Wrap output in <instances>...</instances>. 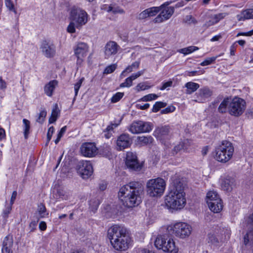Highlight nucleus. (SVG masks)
Segmentation results:
<instances>
[{"mask_svg":"<svg viewBox=\"0 0 253 253\" xmlns=\"http://www.w3.org/2000/svg\"><path fill=\"white\" fill-rule=\"evenodd\" d=\"M143 184L138 181H131L122 186L118 196L124 206L132 208L141 203L140 194L143 191Z\"/></svg>","mask_w":253,"mask_h":253,"instance_id":"obj_1","label":"nucleus"},{"mask_svg":"<svg viewBox=\"0 0 253 253\" xmlns=\"http://www.w3.org/2000/svg\"><path fill=\"white\" fill-rule=\"evenodd\" d=\"M107 236L113 248L118 251H126L130 247L131 238L129 231L124 226L115 224L110 227Z\"/></svg>","mask_w":253,"mask_h":253,"instance_id":"obj_2","label":"nucleus"},{"mask_svg":"<svg viewBox=\"0 0 253 253\" xmlns=\"http://www.w3.org/2000/svg\"><path fill=\"white\" fill-rule=\"evenodd\" d=\"M171 190L165 197V205L167 209L171 210H180L186 204L184 186L179 179L173 180Z\"/></svg>","mask_w":253,"mask_h":253,"instance_id":"obj_3","label":"nucleus"},{"mask_svg":"<svg viewBox=\"0 0 253 253\" xmlns=\"http://www.w3.org/2000/svg\"><path fill=\"white\" fill-rule=\"evenodd\" d=\"M71 22L67 27V31L70 33H74L75 28L80 29L88 21L87 13L84 10L78 7H73L70 12Z\"/></svg>","mask_w":253,"mask_h":253,"instance_id":"obj_4","label":"nucleus"},{"mask_svg":"<svg viewBox=\"0 0 253 253\" xmlns=\"http://www.w3.org/2000/svg\"><path fill=\"white\" fill-rule=\"evenodd\" d=\"M234 151L232 143L230 141L223 140L215 148L214 158L220 163H226L232 158Z\"/></svg>","mask_w":253,"mask_h":253,"instance_id":"obj_5","label":"nucleus"},{"mask_svg":"<svg viewBox=\"0 0 253 253\" xmlns=\"http://www.w3.org/2000/svg\"><path fill=\"white\" fill-rule=\"evenodd\" d=\"M148 195L152 197L161 196L166 188L165 181L162 178L151 179L146 184Z\"/></svg>","mask_w":253,"mask_h":253,"instance_id":"obj_6","label":"nucleus"},{"mask_svg":"<svg viewBox=\"0 0 253 253\" xmlns=\"http://www.w3.org/2000/svg\"><path fill=\"white\" fill-rule=\"evenodd\" d=\"M168 230L170 234L182 239L188 237L191 233V226L185 222H177L169 226Z\"/></svg>","mask_w":253,"mask_h":253,"instance_id":"obj_7","label":"nucleus"},{"mask_svg":"<svg viewBox=\"0 0 253 253\" xmlns=\"http://www.w3.org/2000/svg\"><path fill=\"white\" fill-rule=\"evenodd\" d=\"M166 235H158L155 241V246L159 250H162L165 252L177 253L178 248L175 246V242L172 239H169L167 242L168 247L165 245Z\"/></svg>","mask_w":253,"mask_h":253,"instance_id":"obj_8","label":"nucleus"},{"mask_svg":"<svg viewBox=\"0 0 253 253\" xmlns=\"http://www.w3.org/2000/svg\"><path fill=\"white\" fill-rule=\"evenodd\" d=\"M246 102L239 97L232 99L229 104L228 111L229 114L235 117L241 116L246 109Z\"/></svg>","mask_w":253,"mask_h":253,"instance_id":"obj_9","label":"nucleus"},{"mask_svg":"<svg viewBox=\"0 0 253 253\" xmlns=\"http://www.w3.org/2000/svg\"><path fill=\"white\" fill-rule=\"evenodd\" d=\"M152 129L151 123L141 121H134L129 127V131L133 134L149 132Z\"/></svg>","mask_w":253,"mask_h":253,"instance_id":"obj_10","label":"nucleus"},{"mask_svg":"<svg viewBox=\"0 0 253 253\" xmlns=\"http://www.w3.org/2000/svg\"><path fill=\"white\" fill-rule=\"evenodd\" d=\"M79 174L84 179L88 178L93 173V167L90 161H81L77 166Z\"/></svg>","mask_w":253,"mask_h":253,"instance_id":"obj_11","label":"nucleus"},{"mask_svg":"<svg viewBox=\"0 0 253 253\" xmlns=\"http://www.w3.org/2000/svg\"><path fill=\"white\" fill-rule=\"evenodd\" d=\"M88 51V46L86 43L79 42L74 48V54L77 58V65L80 66L83 62Z\"/></svg>","mask_w":253,"mask_h":253,"instance_id":"obj_12","label":"nucleus"},{"mask_svg":"<svg viewBox=\"0 0 253 253\" xmlns=\"http://www.w3.org/2000/svg\"><path fill=\"white\" fill-rule=\"evenodd\" d=\"M132 143V139L129 134L124 133L118 136L116 144V149L123 151L129 148Z\"/></svg>","mask_w":253,"mask_h":253,"instance_id":"obj_13","label":"nucleus"},{"mask_svg":"<svg viewBox=\"0 0 253 253\" xmlns=\"http://www.w3.org/2000/svg\"><path fill=\"white\" fill-rule=\"evenodd\" d=\"M97 151L98 149L94 143L85 142L80 147L81 154L85 157H94L97 155Z\"/></svg>","mask_w":253,"mask_h":253,"instance_id":"obj_14","label":"nucleus"},{"mask_svg":"<svg viewBox=\"0 0 253 253\" xmlns=\"http://www.w3.org/2000/svg\"><path fill=\"white\" fill-rule=\"evenodd\" d=\"M126 165L128 168L135 171H139L142 167L138 162L136 154L132 152H127Z\"/></svg>","mask_w":253,"mask_h":253,"instance_id":"obj_15","label":"nucleus"},{"mask_svg":"<svg viewBox=\"0 0 253 253\" xmlns=\"http://www.w3.org/2000/svg\"><path fill=\"white\" fill-rule=\"evenodd\" d=\"M41 49L43 55L47 58H52L55 55V45L50 41H43L42 43Z\"/></svg>","mask_w":253,"mask_h":253,"instance_id":"obj_16","label":"nucleus"},{"mask_svg":"<svg viewBox=\"0 0 253 253\" xmlns=\"http://www.w3.org/2000/svg\"><path fill=\"white\" fill-rule=\"evenodd\" d=\"M160 11V14L153 20L155 23H160L169 20L174 12V7H164Z\"/></svg>","mask_w":253,"mask_h":253,"instance_id":"obj_17","label":"nucleus"},{"mask_svg":"<svg viewBox=\"0 0 253 253\" xmlns=\"http://www.w3.org/2000/svg\"><path fill=\"white\" fill-rule=\"evenodd\" d=\"M121 49L118 44L115 41H110L106 43L104 47V55L105 58L116 55Z\"/></svg>","mask_w":253,"mask_h":253,"instance_id":"obj_18","label":"nucleus"},{"mask_svg":"<svg viewBox=\"0 0 253 253\" xmlns=\"http://www.w3.org/2000/svg\"><path fill=\"white\" fill-rule=\"evenodd\" d=\"M212 94V92L207 87H204L199 90L198 92L195 94L196 99L194 101L199 103H203L206 99L210 97Z\"/></svg>","mask_w":253,"mask_h":253,"instance_id":"obj_19","label":"nucleus"},{"mask_svg":"<svg viewBox=\"0 0 253 253\" xmlns=\"http://www.w3.org/2000/svg\"><path fill=\"white\" fill-rule=\"evenodd\" d=\"M13 240L12 236H6L2 243V253H12L11 248L13 246Z\"/></svg>","mask_w":253,"mask_h":253,"instance_id":"obj_20","label":"nucleus"},{"mask_svg":"<svg viewBox=\"0 0 253 253\" xmlns=\"http://www.w3.org/2000/svg\"><path fill=\"white\" fill-rule=\"evenodd\" d=\"M210 210L214 213L220 212L223 207V202L221 199H216L214 202H210L208 205Z\"/></svg>","mask_w":253,"mask_h":253,"instance_id":"obj_21","label":"nucleus"},{"mask_svg":"<svg viewBox=\"0 0 253 253\" xmlns=\"http://www.w3.org/2000/svg\"><path fill=\"white\" fill-rule=\"evenodd\" d=\"M169 126H165L157 128L154 131V135L159 139H163L169 133Z\"/></svg>","mask_w":253,"mask_h":253,"instance_id":"obj_22","label":"nucleus"},{"mask_svg":"<svg viewBox=\"0 0 253 253\" xmlns=\"http://www.w3.org/2000/svg\"><path fill=\"white\" fill-rule=\"evenodd\" d=\"M235 182V180L234 178L230 176H227L223 179L221 184V187L225 191H230L232 189L233 187L234 186Z\"/></svg>","mask_w":253,"mask_h":253,"instance_id":"obj_23","label":"nucleus"},{"mask_svg":"<svg viewBox=\"0 0 253 253\" xmlns=\"http://www.w3.org/2000/svg\"><path fill=\"white\" fill-rule=\"evenodd\" d=\"M237 18L239 21L253 19V9L243 10L240 14L237 15Z\"/></svg>","mask_w":253,"mask_h":253,"instance_id":"obj_24","label":"nucleus"},{"mask_svg":"<svg viewBox=\"0 0 253 253\" xmlns=\"http://www.w3.org/2000/svg\"><path fill=\"white\" fill-rule=\"evenodd\" d=\"M58 82L56 80H54L50 81L44 86V91L45 93L48 96H51Z\"/></svg>","mask_w":253,"mask_h":253,"instance_id":"obj_25","label":"nucleus"},{"mask_svg":"<svg viewBox=\"0 0 253 253\" xmlns=\"http://www.w3.org/2000/svg\"><path fill=\"white\" fill-rule=\"evenodd\" d=\"M53 197L56 200H66L68 199V195L66 194V192L61 188L53 189Z\"/></svg>","mask_w":253,"mask_h":253,"instance_id":"obj_26","label":"nucleus"},{"mask_svg":"<svg viewBox=\"0 0 253 253\" xmlns=\"http://www.w3.org/2000/svg\"><path fill=\"white\" fill-rule=\"evenodd\" d=\"M228 15V13L226 12L223 13H219L216 14H214L211 16V19L209 21L210 25H213L218 22H219L221 20L223 19L226 16Z\"/></svg>","mask_w":253,"mask_h":253,"instance_id":"obj_27","label":"nucleus"},{"mask_svg":"<svg viewBox=\"0 0 253 253\" xmlns=\"http://www.w3.org/2000/svg\"><path fill=\"white\" fill-rule=\"evenodd\" d=\"M185 87L187 88L186 93L190 94L196 91L199 88L200 85L197 83L189 82L185 84Z\"/></svg>","mask_w":253,"mask_h":253,"instance_id":"obj_28","label":"nucleus"},{"mask_svg":"<svg viewBox=\"0 0 253 253\" xmlns=\"http://www.w3.org/2000/svg\"><path fill=\"white\" fill-rule=\"evenodd\" d=\"M221 199L217 193L213 190L210 191L207 194L206 200L207 203L208 205L210 202H214L216 199Z\"/></svg>","mask_w":253,"mask_h":253,"instance_id":"obj_29","label":"nucleus"},{"mask_svg":"<svg viewBox=\"0 0 253 253\" xmlns=\"http://www.w3.org/2000/svg\"><path fill=\"white\" fill-rule=\"evenodd\" d=\"M229 103L228 98H224L220 104L218 108V111L222 114L226 113L229 107Z\"/></svg>","mask_w":253,"mask_h":253,"instance_id":"obj_30","label":"nucleus"},{"mask_svg":"<svg viewBox=\"0 0 253 253\" xmlns=\"http://www.w3.org/2000/svg\"><path fill=\"white\" fill-rule=\"evenodd\" d=\"M37 212L39 215L40 218H44L46 215H48L46 212V209L44 204L40 203L38 207Z\"/></svg>","mask_w":253,"mask_h":253,"instance_id":"obj_31","label":"nucleus"},{"mask_svg":"<svg viewBox=\"0 0 253 253\" xmlns=\"http://www.w3.org/2000/svg\"><path fill=\"white\" fill-rule=\"evenodd\" d=\"M58 114L59 111L57 110V104H56L52 110L51 116L49 119V124L53 123L56 121Z\"/></svg>","mask_w":253,"mask_h":253,"instance_id":"obj_32","label":"nucleus"},{"mask_svg":"<svg viewBox=\"0 0 253 253\" xmlns=\"http://www.w3.org/2000/svg\"><path fill=\"white\" fill-rule=\"evenodd\" d=\"M199 48L195 46H190L187 47L183 48L178 50V52L183 53L184 55H186L192 53L193 51L197 50Z\"/></svg>","mask_w":253,"mask_h":253,"instance_id":"obj_33","label":"nucleus"},{"mask_svg":"<svg viewBox=\"0 0 253 253\" xmlns=\"http://www.w3.org/2000/svg\"><path fill=\"white\" fill-rule=\"evenodd\" d=\"M89 204L90 210L95 212L97 211L100 203L98 199H93L90 200Z\"/></svg>","mask_w":253,"mask_h":253,"instance_id":"obj_34","label":"nucleus"},{"mask_svg":"<svg viewBox=\"0 0 253 253\" xmlns=\"http://www.w3.org/2000/svg\"><path fill=\"white\" fill-rule=\"evenodd\" d=\"M24 124V137L26 139L28 138L29 133V129L30 128V122L29 120L24 119L23 120Z\"/></svg>","mask_w":253,"mask_h":253,"instance_id":"obj_35","label":"nucleus"},{"mask_svg":"<svg viewBox=\"0 0 253 253\" xmlns=\"http://www.w3.org/2000/svg\"><path fill=\"white\" fill-rule=\"evenodd\" d=\"M138 140L140 143L147 145L152 143L153 139L151 136H143L138 137Z\"/></svg>","mask_w":253,"mask_h":253,"instance_id":"obj_36","label":"nucleus"},{"mask_svg":"<svg viewBox=\"0 0 253 253\" xmlns=\"http://www.w3.org/2000/svg\"><path fill=\"white\" fill-rule=\"evenodd\" d=\"M149 17L154 16L161 10L160 6H154L147 8Z\"/></svg>","mask_w":253,"mask_h":253,"instance_id":"obj_37","label":"nucleus"},{"mask_svg":"<svg viewBox=\"0 0 253 253\" xmlns=\"http://www.w3.org/2000/svg\"><path fill=\"white\" fill-rule=\"evenodd\" d=\"M167 106V103L163 102H156L154 105L152 111L153 112H158L162 108H164Z\"/></svg>","mask_w":253,"mask_h":253,"instance_id":"obj_38","label":"nucleus"},{"mask_svg":"<svg viewBox=\"0 0 253 253\" xmlns=\"http://www.w3.org/2000/svg\"><path fill=\"white\" fill-rule=\"evenodd\" d=\"M217 57L218 56H216L207 58L203 62H201L200 65L202 66L210 65L212 63H213Z\"/></svg>","mask_w":253,"mask_h":253,"instance_id":"obj_39","label":"nucleus"},{"mask_svg":"<svg viewBox=\"0 0 253 253\" xmlns=\"http://www.w3.org/2000/svg\"><path fill=\"white\" fill-rule=\"evenodd\" d=\"M46 116V111L45 110H42L40 112L36 121L40 124H42L44 121Z\"/></svg>","mask_w":253,"mask_h":253,"instance_id":"obj_40","label":"nucleus"},{"mask_svg":"<svg viewBox=\"0 0 253 253\" xmlns=\"http://www.w3.org/2000/svg\"><path fill=\"white\" fill-rule=\"evenodd\" d=\"M117 68V64H113L108 66L104 70L103 73L104 74H108L113 73Z\"/></svg>","mask_w":253,"mask_h":253,"instance_id":"obj_41","label":"nucleus"},{"mask_svg":"<svg viewBox=\"0 0 253 253\" xmlns=\"http://www.w3.org/2000/svg\"><path fill=\"white\" fill-rule=\"evenodd\" d=\"M124 93L123 92H117L114 94L112 98L111 102L113 103H116L119 101L124 96Z\"/></svg>","mask_w":253,"mask_h":253,"instance_id":"obj_42","label":"nucleus"},{"mask_svg":"<svg viewBox=\"0 0 253 253\" xmlns=\"http://www.w3.org/2000/svg\"><path fill=\"white\" fill-rule=\"evenodd\" d=\"M158 95L155 94H149L143 96L141 100L143 101H150L158 98Z\"/></svg>","mask_w":253,"mask_h":253,"instance_id":"obj_43","label":"nucleus"},{"mask_svg":"<svg viewBox=\"0 0 253 253\" xmlns=\"http://www.w3.org/2000/svg\"><path fill=\"white\" fill-rule=\"evenodd\" d=\"M253 233L251 231L247 232L244 237V243L245 245H247L249 242L250 240L252 239L253 238Z\"/></svg>","mask_w":253,"mask_h":253,"instance_id":"obj_44","label":"nucleus"},{"mask_svg":"<svg viewBox=\"0 0 253 253\" xmlns=\"http://www.w3.org/2000/svg\"><path fill=\"white\" fill-rule=\"evenodd\" d=\"M208 238L210 242H211L212 244H216L219 242L220 239L214 234L211 233L209 234Z\"/></svg>","mask_w":253,"mask_h":253,"instance_id":"obj_45","label":"nucleus"},{"mask_svg":"<svg viewBox=\"0 0 253 253\" xmlns=\"http://www.w3.org/2000/svg\"><path fill=\"white\" fill-rule=\"evenodd\" d=\"M111 149L110 147L106 146L104 151L102 152L101 153L103 155V156L108 158L109 159H110L112 156V152L111 151Z\"/></svg>","mask_w":253,"mask_h":253,"instance_id":"obj_46","label":"nucleus"},{"mask_svg":"<svg viewBox=\"0 0 253 253\" xmlns=\"http://www.w3.org/2000/svg\"><path fill=\"white\" fill-rule=\"evenodd\" d=\"M150 88V86L145 85L144 83H139L135 87V89L137 91H139L140 90H144L145 89H149Z\"/></svg>","mask_w":253,"mask_h":253,"instance_id":"obj_47","label":"nucleus"},{"mask_svg":"<svg viewBox=\"0 0 253 253\" xmlns=\"http://www.w3.org/2000/svg\"><path fill=\"white\" fill-rule=\"evenodd\" d=\"M39 218H38L37 221L34 220L31 222V223L29 224V229L30 232H33L36 230L37 223L39 221Z\"/></svg>","mask_w":253,"mask_h":253,"instance_id":"obj_48","label":"nucleus"},{"mask_svg":"<svg viewBox=\"0 0 253 253\" xmlns=\"http://www.w3.org/2000/svg\"><path fill=\"white\" fill-rule=\"evenodd\" d=\"M112 12L115 14L118 13L123 14L125 13L124 10L118 6H115L112 4Z\"/></svg>","mask_w":253,"mask_h":253,"instance_id":"obj_49","label":"nucleus"},{"mask_svg":"<svg viewBox=\"0 0 253 253\" xmlns=\"http://www.w3.org/2000/svg\"><path fill=\"white\" fill-rule=\"evenodd\" d=\"M148 17H149L148 12L147 9H146L139 14L137 16V18L139 20H143Z\"/></svg>","mask_w":253,"mask_h":253,"instance_id":"obj_50","label":"nucleus"},{"mask_svg":"<svg viewBox=\"0 0 253 253\" xmlns=\"http://www.w3.org/2000/svg\"><path fill=\"white\" fill-rule=\"evenodd\" d=\"M132 84V82L131 81L130 79L129 78H127L126 79L125 82L122 83L120 86L121 87H129L131 86Z\"/></svg>","mask_w":253,"mask_h":253,"instance_id":"obj_51","label":"nucleus"},{"mask_svg":"<svg viewBox=\"0 0 253 253\" xmlns=\"http://www.w3.org/2000/svg\"><path fill=\"white\" fill-rule=\"evenodd\" d=\"M54 127L53 126H50L48 130V132L47 133V142L46 145H47V143L49 142V141L51 140L52 134L54 132Z\"/></svg>","mask_w":253,"mask_h":253,"instance_id":"obj_52","label":"nucleus"},{"mask_svg":"<svg viewBox=\"0 0 253 253\" xmlns=\"http://www.w3.org/2000/svg\"><path fill=\"white\" fill-rule=\"evenodd\" d=\"M175 109V108L173 106H170L166 108L161 110V114H168L170 112H173Z\"/></svg>","mask_w":253,"mask_h":253,"instance_id":"obj_53","label":"nucleus"},{"mask_svg":"<svg viewBox=\"0 0 253 253\" xmlns=\"http://www.w3.org/2000/svg\"><path fill=\"white\" fill-rule=\"evenodd\" d=\"M5 5L10 10L15 12L14 4L11 0H5Z\"/></svg>","mask_w":253,"mask_h":253,"instance_id":"obj_54","label":"nucleus"},{"mask_svg":"<svg viewBox=\"0 0 253 253\" xmlns=\"http://www.w3.org/2000/svg\"><path fill=\"white\" fill-rule=\"evenodd\" d=\"M12 209V206L10 205L7 207H6L5 209L3 211V217H7L8 214L10 213V211Z\"/></svg>","mask_w":253,"mask_h":253,"instance_id":"obj_55","label":"nucleus"},{"mask_svg":"<svg viewBox=\"0 0 253 253\" xmlns=\"http://www.w3.org/2000/svg\"><path fill=\"white\" fill-rule=\"evenodd\" d=\"M172 84V82L171 81H169L168 82H165L163 84V85L160 88V89L163 90L165 89L168 87H170Z\"/></svg>","mask_w":253,"mask_h":253,"instance_id":"obj_56","label":"nucleus"},{"mask_svg":"<svg viewBox=\"0 0 253 253\" xmlns=\"http://www.w3.org/2000/svg\"><path fill=\"white\" fill-rule=\"evenodd\" d=\"M47 227L46 223L44 221H41L39 224V228L41 231H44Z\"/></svg>","mask_w":253,"mask_h":253,"instance_id":"obj_57","label":"nucleus"},{"mask_svg":"<svg viewBox=\"0 0 253 253\" xmlns=\"http://www.w3.org/2000/svg\"><path fill=\"white\" fill-rule=\"evenodd\" d=\"M6 88V83L2 80V77H0V89H4Z\"/></svg>","mask_w":253,"mask_h":253,"instance_id":"obj_58","label":"nucleus"},{"mask_svg":"<svg viewBox=\"0 0 253 253\" xmlns=\"http://www.w3.org/2000/svg\"><path fill=\"white\" fill-rule=\"evenodd\" d=\"M253 35V29L250 31L245 33H239L237 34V36H251Z\"/></svg>","mask_w":253,"mask_h":253,"instance_id":"obj_59","label":"nucleus"},{"mask_svg":"<svg viewBox=\"0 0 253 253\" xmlns=\"http://www.w3.org/2000/svg\"><path fill=\"white\" fill-rule=\"evenodd\" d=\"M17 194V193L16 191H14L12 192L11 197V200H10V205L11 206H12L15 200L16 199Z\"/></svg>","mask_w":253,"mask_h":253,"instance_id":"obj_60","label":"nucleus"},{"mask_svg":"<svg viewBox=\"0 0 253 253\" xmlns=\"http://www.w3.org/2000/svg\"><path fill=\"white\" fill-rule=\"evenodd\" d=\"M174 1H175L174 0H173V1H172V0L167 1L165 2H164L162 5H161L160 6V7L161 8V9L162 8H163L164 7H169V5H170V4H171L172 3H173Z\"/></svg>","mask_w":253,"mask_h":253,"instance_id":"obj_61","label":"nucleus"},{"mask_svg":"<svg viewBox=\"0 0 253 253\" xmlns=\"http://www.w3.org/2000/svg\"><path fill=\"white\" fill-rule=\"evenodd\" d=\"M247 221L248 225H253V213L249 216Z\"/></svg>","mask_w":253,"mask_h":253,"instance_id":"obj_62","label":"nucleus"},{"mask_svg":"<svg viewBox=\"0 0 253 253\" xmlns=\"http://www.w3.org/2000/svg\"><path fill=\"white\" fill-rule=\"evenodd\" d=\"M137 106L138 109L141 110H146L149 107L150 105L148 103H145L143 105L137 104Z\"/></svg>","mask_w":253,"mask_h":253,"instance_id":"obj_63","label":"nucleus"},{"mask_svg":"<svg viewBox=\"0 0 253 253\" xmlns=\"http://www.w3.org/2000/svg\"><path fill=\"white\" fill-rule=\"evenodd\" d=\"M67 130V126H64L61 128L60 131L58 133L57 135L59 136V137H62L63 134L65 133Z\"/></svg>","mask_w":253,"mask_h":253,"instance_id":"obj_64","label":"nucleus"}]
</instances>
